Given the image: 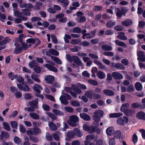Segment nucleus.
<instances>
[{"label": "nucleus", "mask_w": 145, "mask_h": 145, "mask_svg": "<svg viewBox=\"0 0 145 145\" xmlns=\"http://www.w3.org/2000/svg\"><path fill=\"white\" fill-rule=\"evenodd\" d=\"M52 112L56 115L59 116H63L64 115V113L63 112L56 109H53Z\"/></svg>", "instance_id": "5701e85b"}, {"label": "nucleus", "mask_w": 145, "mask_h": 145, "mask_svg": "<svg viewBox=\"0 0 145 145\" xmlns=\"http://www.w3.org/2000/svg\"><path fill=\"white\" fill-rule=\"evenodd\" d=\"M135 87L137 91H141L142 89V85L141 83L139 82H136L135 84Z\"/></svg>", "instance_id": "cd10ccee"}, {"label": "nucleus", "mask_w": 145, "mask_h": 145, "mask_svg": "<svg viewBox=\"0 0 145 145\" xmlns=\"http://www.w3.org/2000/svg\"><path fill=\"white\" fill-rule=\"evenodd\" d=\"M66 99L63 95H61L59 98L60 100L61 103L64 105H67L68 104V101Z\"/></svg>", "instance_id": "e433bc0d"}, {"label": "nucleus", "mask_w": 145, "mask_h": 145, "mask_svg": "<svg viewBox=\"0 0 145 145\" xmlns=\"http://www.w3.org/2000/svg\"><path fill=\"white\" fill-rule=\"evenodd\" d=\"M85 95L88 98H91L92 97V94L91 91H86L85 93Z\"/></svg>", "instance_id": "e2e57ef3"}, {"label": "nucleus", "mask_w": 145, "mask_h": 145, "mask_svg": "<svg viewBox=\"0 0 145 145\" xmlns=\"http://www.w3.org/2000/svg\"><path fill=\"white\" fill-rule=\"evenodd\" d=\"M29 116L32 119L35 120H38L39 118V115L35 112H31L29 114Z\"/></svg>", "instance_id": "f704fd0d"}, {"label": "nucleus", "mask_w": 145, "mask_h": 145, "mask_svg": "<svg viewBox=\"0 0 145 145\" xmlns=\"http://www.w3.org/2000/svg\"><path fill=\"white\" fill-rule=\"evenodd\" d=\"M127 89V92L130 93L133 92L135 90L134 87L132 85L129 86Z\"/></svg>", "instance_id": "603ef678"}, {"label": "nucleus", "mask_w": 145, "mask_h": 145, "mask_svg": "<svg viewBox=\"0 0 145 145\" xmlns=\"http://www.w3.org/2000/svg\"><path fill=\"white\" fill-rule=\"evenodd\" d=\"M66 57L67 59L70 62H72V56H71L69 54H67L66 55Z\"/></svg>", "instance_id": "338daca9"}, {"label": "nucleus", "mask_w": 145, "mask_h": 145, "mask_svg": "<svg viewBox=\"0 0 145 145\" xmlns=\"http://www.w3.org/2000/svg\"><path fill=\"white\" fill-rule=\"evenodd\" d=\"M14 15L16 17L20 18L22 16V11L21 12L18 11L16 9H13Z\"/></svg>", "instance_id": "7c9ffc66"}, {"label": "nucleus", "mask_w": 145, "mask_h": 145, "mask_svg": "<svg viewBox=\"0 0 145 145\" xmlns=\"http://www.w3.org/2000/svg\"><path fill=\"white\" fill-rule=\"evenodd\" d=\"M19 6L21 8H25L28 9H30L33 8V5L31 3H20Z\"/></svg>", "instance_id": "6e6552de"}, {"label": "nucleus", "mask_w": 145, "mask_h": 145, "mask_svg": "<svg viewBox=\"0 0 145 145\" xmlns=\"http://www.w3.org/2000/svg\"><path fill=\"white\" fill-rule=\"evenodd\" d=\"M46 114L53 120H55L57 119V116L54 114L50 112H46Z\"/></svg>", "instance_id": "4c0bfd02"}, {"label": "nucleus", "mask_w": 145, "mask_h": 145, "mask_svg": "<svg viewBox=\"0 0 145 145\" xmlns=\"http://www.w3.org/2000/svg\"><path fill=\"white\" fill-rule=\"evenodd\" d=\"M48 126L50 129L52 131H56L57 129L56 125L53 122H49Z\"/></svg>", "instance_id": "c9c22d12"}, {"label": "nucleus", "mask_w": 145, "mask_h": 145, "mask_svg": "<svg viewBox=\"0 0 145 145\" xmlns=\"http://www.w3.org/2000/svg\"><path fill=\"white\" fill-rule=\"evenodd\" d=\"M44 66L46 67L49 70L55 72H57V69L54 66L51 65L50 64H46Z\"/></svg>", "instance_id": "393cba45"}, {"label": "nucleus", "mask_w": 145, "mask_h": 145, "mask_svg": "<svg viewBox=\"0 0 145 145\" xmlns=\"http://www.w3.org/2000/svg\"><path fill=\"white\" fill-rule=\"evenodd\" d=\"M129 106V105L128 103H125L122 104L120 108L121 111L123 112L126 110V109L128 108Z\"/></svg>", "instance_id": "a878e982"}, {"label": "nucleus", "mask_w": 145, "mask_h": 145, "mask_svg": "<svg viewBox=\"0 0 145 145\" xmlns=\"http://www.w3.org/2000/svg\"><path fill=\"white\" fill-rule=\"evenodd\" d=\"M113 77L116 80H121L123 78V76L119 72H114L112 73Z\"/></svg>", "instance_id": "39448f33"}, {"label": "nucleus", "mask_w": 145, "mask_h": 145, "mask_svg": "<svg viewBox=\"0 0 145 145\" xmlns=\"http://www.w3.org/2000/svg\"><path fill=\"white\" fill-rule=\"evenodd\" d=\"M134 112V110L131 109H126L123 112L124 114L127 116L132 117Z\"/></svg>", "instance_id": "1a4fd4ad"}, {"label": "nucleus", "mask_w": 145, "mask_h": 145, "mask_svg": "<svg viewBox=\"0 0 145 145\" xmlns=\"http://www.w3.org/2000/svg\"><path fill=\"white\" fill-rule=\"evenodd\" d=\"M116 141L114 138H110L109 141V145H115Z\"/></svg>", "instance_id": "69168bd1"}, {"label": "nucleus", "mask_w": 145, "mask_h": 145, "mask_svg": "<svg viewBox=\"0 0 145 145\" xmlns=\"http://www.w3.org/2000/svg\"><path fill=\"white\" fill-rule=\"evenodd\" d=\"M46 55L48 56L51 55L57 56L59 55V52L57 50L54 49H50L46 52Z\"/></svg>", "instance_id": "423d86ee"}, {"label": "nucleus", "mask_w": 145, "mask_h": 145, "mask_svg": "<svg viewBox=\"0 0 145 145\" xmlns=\"http://www.w3.org/2000/svg\"><path fill=\"white\" fill-rule=\"evenodd\" d=\"M80 116L81 118L85 121H89L91 120L90 117L86 113H80Z\"/></svg>", "instance_id": "4468645a"}, {"label": "nucleus", "mask_w": 145, "mask_h": 145, "mask_svg": "<svg viewBox=\"0 0 145 145\" xmlns=\"http://www.w3.org/2000/svg\"><path fill=\"white\" fill-rule=\"evenodd\" d=\"M137 59L139 61L138 63H142L140 61L144 62L145 61V55L141 56L140 57H138Z\"/></svg>", "instance_id": "5fc2aeb1"}, {"label": "nucleus", "mask_w": 145, "mask_h": 145, "mask_svg": "<svg viewBox=\"0 0 145 145\" xmlns=\"http://www.w3.org/2000/svg\"><path fill=\"white\" fill-rule=\"evenodd\" d=\"M38 101L36 100H33L29 102L27 104V106H33L35 108H38V106L37 105L38 104Z\"/></svg>", "instance_id": "dca6fc26"}, {"label": "nucleus", "mask_w": 145, "mask_h": 145, "mask_svg": "<svg viewBox=\"0 0 145 145\" xmlns=\"http://www.w3.org/2000/svg\"><path fill=\"white\" fill-rule=\"evenodd\" d=\"M25 78L26 79L27 82L29 83L33 84L34 83L33 81L31 80L28 75H25Z\"/></svg>", "instance_id": "4d7b16f0"}, {"label": "nucleus", "mask_w": 145, "mask_h": 145, "mask_svg": "<svg viewBox=\"0 0 145 145\" xmlns=\"http://www.w3.org/2000/svg\"><path fill=\"white\" fill-rule=\"evenodd\" d=\"M73 131L75 134V136L76 135L78 137H80L82 136V133L80 129L77 128H74L73 129Z\"/></svg>", "instance_id": "2eb2a0df"}, {"label": "nucleus", "mask_w": 145, "mask_h": 145, "mask_svg": "<svg viewBox=\"0 0 145 145\" xmlns=\"http://www.w3.org/2000/svg\"><path fill=\"white\" fill-rule=\"evenodd\" d=\"M95 138V139L96 140L98 138V137L97 136L95 137L94 134H90L87 135L86 137V140L85 142V144L87 145L89 143L88 142V141L93 140Z\"/></svg>", "instance_id": "20e7f679"}, {"label": "nucleus", "mask_w": 145, "mask_h": 145, "mask_svg": "<svg viewBox=\"0 0 145 145\" xmlns=\"http://www.w3.org/2000/svg\"><path fill=\"white\" fill-rule=\"evenodd\" d=\"M123 14V16H126V13L128 11V9L126 7L121 8L120 9Z\"/></svg>", "instance_id": "0e129e2a"}, {"label": "nucleus", "mask_w": 145, "mask_h": 145, "mask_svg": "<svg viewBox=\"0 0 145 145\" xmlns=\"http://www.w3.org/2000/svg\"><path fill=\"white\" fill-rule=\"evenodd\" d=\"M72 88L74 91L76 92L77 94H80L81 93V91L77 88L76 85L72 84Z\"/></svg>", "instance_id": "72a5a7b5"}, {"label": "nucleus", "mask_w": 145, "mask_h": 145, "mask_svg": "<svg viewBox=\"0 0 145 145\" xmlns=\"http://www.w3.org/2000/svg\"><path fill=\"white\" fill-rule=\"evenodd\" d=\"M3 125L5 129L7 131H10V128L7 123L4 122H3Z\"/></svg>", "instance_id": "13d9d810"}, {"label": "nucleus", "mask_w": 145, "mask_h": 145, "mask_svg": "<svg viewBox=\"0 0 145 145\" xmlns=\"http://www.w3.org/2000/svg\"><path fill=\"white\" fill-rule=\"evenodd\" d=\"M72 61L76 63H81V61L80 59L76 56H72Z\"/></svg>", "instance_id": "b1692460"}, {"label": "nucleus", "mask_w": 145, "mask_h": 145, "mask_svg": "<svg viewBox=\"0 0 145 145\" xmlns=\"http://www.w3.org/2000/svg\"><path fill=\"white\" fill-rule=\"evenodd\" d=\"M123 115V114L122 113H115L110 114L109 116L110 118H116L121 116Z\"/></svg>", "instance_id": "412c9836"}, {"label": "nucleus", "mask_w": 145, "mask_h": 145, "mask_svg": "<svg viewBox=\"0 0 145 145\" xmlns=\"http://www.w3.org/2000/svg\"><path fill=\"white\" fill-rule=\"evenodd\" d=\"M81 49V48L80 46H75L73 48H70V50L71 51L73 52H77L80 50Z\"/></svg>", "instance_id": "8fccbe9b"}, {"label": "nucleus", "mask_w": 145, "mask_h": 145, "mask_svg": "<svg viewBox=\"0 0 145 145\" xmlns=\"http://www.w3.org/2000/svg\"><path fill=\"white\" fill-rule=\"evenodd\" d=\"M102 49L105 51H110L112 50V47L111 46L107 45H104L101 46Z\"/></svg>", "instance_id": "58836bf2"}, {"label": "nucleus", "mask_w": 145, "mask_h": 145, "mask_svg": "<svg viewBox=\"0 0 145 145\" xmlns=\"http://www.w3.org/2000/svg\"><path fill=\"white\" fill-rule=\"evenodd\" d=\"M10 124L12 127L13 129H16L18 125V123L17 122L15 121H11Z\"/></svg>", "instance_id": "bf43d9fd"}, {"label": "nucleus", "mask_w": 145, "mask_h": 145, "mask_svg": "<svg viewBox=\"0 0 145 145\" xmlns=\"http://www.w3.org/2000/svg\"><path fill=\"white\" fill-rule=\"evenodd\" d=\"M115 25V22L113 20H111L108 21L106 24L107 27H111Z\"/></svg>", "instance_id": "473e14b6"}, {"label": "nucleus", "mask_w": 145, "mask_h": 145, "mask_svg": "<svg viewBox=\"0 0 145 145\" xmlns=\"http://www.w3.org/2000/svg\"><path fill=\"white\" fill-rule=\"evenodd\" d=\"M71 105L74 106H78L80 105V103L76 100H72L70 102Z\"/></svg>", "instance_id": "c03bdc74"}, {"label": "nucleus", "mask_w": 145, "mask_h": 145, "mask_svg": "<svg viewBox=\"0 0 145 145\" xmlns=\"http://www.w3.org/2000/svg\"><path fill=\"white\" fill-rule=\"evenodd\" d=\"M35 64H29V67L33 68L35 71L37 73H39L40 71V69L37 65H35Z\"/></svg>", "instance_id": "a211bd4d"}, {"label": "nucleus", "mask_w": 145, "mask_h": 145, "mask_svg": "<svg viewBox=\"0 0 145 145\" xmlns=\"http://www.w3.org/2000/svg\"><path fill=\"white\" fill-rule=\"evenodd\" d=\"M132 142L135 144L138 142V137L137 135L135 133H134L132 137Z\"/></svg>", "instance_id": "de8ad7c7"}, {"label": "nucleus", "mask_w": 145, "mask_h": 145, "mask_svg": "<svg viewBox=\"0 0 145 145\" xmlns=\"http://www.w3.org/2000/svg\"><path fill=\"white\" fill-rule=\"evenodd\" d=\"M33 90L38 93H40V91L42 90V88L40 85L37 84H34L33 87Z\"/></svg>", "instance_id": "f8f14e48"}, {"label": "nucleus", "mask_w": 145, "mask_h": 145, "mask_svg": "<svg viewBox=\"0 0 145 145\" xmlns=\"http://www.w3.org/2000/svg\"><path fill=\"white\" fill-rule=\"evenodd\" d=\"M93 119L94 120L93 124L95 126H99V121L100 120V110H98L94 113Z\"/></svg>", "instance_id": "f03ea898"}, {"label": "nucleus", "mask_w": 145, "mask_h": 145, "mask_svg": "<svg viewBox=\"0 0 145 145\" xmlns=\"http://www.w3.org/2000/svg\"><path fill=\"white\" fill-rule=\"evenodd\" d=\"M72 7L70 8V10H73L76 9V8L80 6V4L78 2H74L72 3Z\"/></svg>", "instance_id": "c756f323"}, {"label": "nucleus", "mask_w": 145, "mask_h": 145, "mask_svg": "<svg viewBox=\"0 0 145 145\" xmlns=\"http://www.w3.org/2000/svg\"><path fill=\"white\" fill-rule=\"evenodd\" d=\"M31 77L33 80L37 83H40L41 82L40 79L35 75L34 74H32Z\"/></svg>", "instance_id": "a18cd8bd"}, {"label": "nucleus", "mask_w": 145, "mask_h": 145, "mask_svg": "<svg viewBox=\"0 0 145 145\" xmlns=\"http://www.w3.org/2000/svg\"><path fill=\"white\" fill-rule=\"evenodd\" d=\"M103 92L104 94L107 96H112L114 94V91L109 89H104Z\"/></svg>", "instance_id": "6ab92c4d"}, {"label": "nucleus", "mask_w": 145, "mask_h": 145, "mask_svg": "<svg viewBox=\"0 0 145 145\" xmlns=\"http://www.w3.org/2000/svg\"><path fill=\"white\" fill-rule=\"evenodd\" d=\"M16 48H15L14 52L16 54H18L22 50V47H20V45L17 42H16L15 44Z\"/></svg>", "instance_id": "f3484780"}, {"label": "nucleus", "mask_w": 145, "mask_h": 145, "mask_svg": "<svg viewBox=\"0 0 145 145\" xmlns=\"http://www.w3.org/2000/svg\"><path fill=\"white\" fill-rule=\"evenodd\" d=\"M95 126V127L93 126H90L89 127V130L88 131L89 133H92L96 131L97 127L98 126Z\"/></svg>", "instance_id": "79ce46f5"}, {"label": "nucleus", "mask_w": 145, "mask_h": 145, "mask_svg": "<svg viewBox=\"0 0 145 145\" xmlns=\"http://www.w3.org/2000/svg\"><path fill=\"white\" fill-rule=\"evenodd\" d=\"M45 80L47 83L51 84L54 80V77L51 75H48L46 77Z\"/></svg>", "instance_id": "aec40b11"}, {"label": "nucleus", "mask_w": 145, "mask_h": 145, "mask_svg": "<svg viewBox=\"0 0 145 145\" xmlns=\"http://www.w3.org/2000/svg\"><path fill=\"white\" fill-rule=\"evenodd\" d=\"M115 43L116 44L120 46L123 47L124 48L127 47L126 44L124 42L120 41L118 40H115Z\"/></svg>", "instance_id": "bb28decb"}, {"label": "nucleus", "mask_w": 145, "mask_h": 145, "mask_svg": "<svg viewBox=\"0 0 145 145\" xmlns=\"http://www.w3.org/2000/svg\"><path fill=\"white\" fill-rule=\"evenodd\" d=\"M94 33L93 32H91L90 33L86 34V35H83L82 38L83 39H90L92 38L94 35Z\"/></svg>", "instance_id": "2f4dec72"}, {"label": "nucleus", "mask_w": 145, "mask_h": 145, "mask_svg": "<svg viewBox=\"0 0 145 145\" xmlns=\"http://www.w3.org/2000/svg\"><path fill=\"white\" fill-rule=\"evenodd\" d=\"M9 137L8 133L6 132L2 131L0 135V139L3 140V138H7Z\"/></svg>", "instance_id": "37998d69"}, {"label": "nucleus", "mask_w": 145, "mask_h": 145, "mask_svg": "<svg viewBox=\"0 0 145 145\" xmlns=\"http://www.w3.org/2000/svg\"><path fill=\"white\" fill-rule=\"evenodd\" d=\"M67 136L68 137L70 138H72L75 136V134L73 131H68L66 134Z\"/></svg>", "instance_id": "ea45409f"}, {"label": "nucleus", "mask_w": 145, "mask_h": 145, "mask_svg": "<svg viewBox=\"0 0 145 145\" xmlns=\"http://www.w3.org/2000/svg\"><path fill=\"white\" fill-rule=\"evenodd\" d=\"M136 117L140 120H145V113L143 111H139L137 114Z\"/></svg>", "instance_id": "9b49d317"}, {"label": "nucleus", "mask_w": 145, "mask_h": 145, "mask_svg": "<svg viewBox=\"0 0 145 145\" xmlns=\"http://www.w3.org/2000/svg\"><path fill=\"white\" fill-rule=\"evenodd\" d=\"M124 121L123 118L121 117L117 120V123L120 125H124Z\"/></svg>", "instance_id": "774afa93"}, {"label": "nucleus", "mask_w": 145, "mask_h": 145, "mask_svg": "<svg viewBox=\"0 0 145 145\" xmlns=\"http://www.w3.org/2000/svg\"><path fill=\"white\" fill-rule=\"evenodd\" d=\"M114 128L113 127H108L106 130V134L109 136L113 135L114 132Z\"/></svg>", "instance_id": "ddd939ff"}, {"label": "nucleus", "mask_w": 145, "mask_h": 145, "mask_svg": "<svg viewBox=\"0 0 145 145\" xmlns=\"http://www.w3.org/2000/svg\"><path fill=\"white\" fill-rule=\"evenodd\" d=\"M60 133L59 131H56L53 134V138L56 140H59V135H60Z\"/></svg>", "instance_id": "09e8293b"}, {"label": "nucleus", "mask_w": 145, "mask_h": 145, "mask_svg": "<svg viewBox=\"0 0 145 145\" xmlns=\"http://www.w3.org/2000/svg\"><path fill=\"white\" fill-rule=\"evenodd\" d=\"M79 121L78 117L76 115H72L69 117L67 121L68 124L70 126L74 127H76Z\"/></svg>", "instance_id": "f257e3e1"}, {"label": "nucleus", "mask_w": 145, "mask_h": 145, "mask_svg": "<svg viewBox=\"0 0 145 145\" xmlns=\"http://www.w3.org/2000/svg\"><path fill=\"white\" fill-rule=\"evenodd\" d=\"M35 108L33 106H31L29 107L25 108H24V110H26L29 112H33L35 110Z\"/></svg>", "instance_id": "680f3d73"}, {"label": "nucleus", "mask_w": 145, "mask_h": 145, "mask_svg": "<svg viewBox=\"0 0 145 145\" xmlns=\"http://www.w3.org/2000/svg\"><path fill=\"white\" fill-rule=\"evenodd\" d=\"M17 86L20 89L24 91H28L30 89L29 87L25 82L22 83V85L18 84Z\"/></svg>", "instance_id": "7ed1b4c3"}, {"label": "nucleus", "mask_w": 145, "mask_h": 145, "mask_svg": "<svg viewBox=\"0 0 145 145\" xmlns=\"http://www.w3.org/2000/svg\"><path fill=\"white\" fill-rule=\"evenodd\" d=\"M3 38V36H0V50H2L5 48L6 46L5 45L8 42L7 39H5L2 41H1Z\"/></svg>", "instance_id": "0eeeda50"}, {"label": "nucleus", "mask_w": 145, "mask_h": 145, "mask_svg": "<svg viewBox=\"0 0 145 145\" xmlns=\"http://www.w3.org/2000/svg\"><path fill=\"white\" fill-rule=\"evenodd\" d=\"M64 109L68 113H73L74 111L73 108L70 107H65Z\"/></svg>", "instance_id": "3c124183"}, {"label": "nucleus", "mask_w": 145, "mask_h": 145, "mask_svg": "<svg viewBox=\"0 0 145 145\" xmlns=\"http://www.w3.org/2000/svg\"><path fill=\"white\" fill-rule=\"evenodd\" d=\"M114 66L116 68L121 70H123L125 69V67L122 64H115Z\"/></svg>", "instance_id": "6e6d98bb"}, {"label": "nucleus", "mask_w": 145, "mask_h": 145, "mask_svg": "<svg viewBox=\"0 0 145 145\" xmlns=\"http://www.w3.org/2000/svg\"><path fill=\"white\" fill-rule=\"evenodd\" d=\"M22 46V50H25L28 48L29 47H30L31 45V44H28L27 43H25L24 42H22L21 43Z\"/></svg>", "instance_id": "a19ab883"}, {"label": "nucleus", "mask_w": 145, "mask_h": 145, "mask_svg": "<svg viewBox=\"0 0 145 145\" xmlns=\"http://www.w3.org/2000/svg\"><path fill=\"white\" fill-rule=\"evenodd\" d=\"M51 58L52 60L55 62L57 63H61V61L58 58L53 56L51 57Z\"/></svg>", "instance_id": "49530a36"}, {"label": "nucleus", "mask_w": 145, "mask_h": 145, "mask_svg": "<svg viewBox=\"0 0 145 145\" xmlns=\"http://www.w3.org/2000/svg\"><path fill=\"white\" fill-rule=\"evenodd\" d=\"M124 26H128L131 25L132 24V22L130 19H127L121 23Z\"/></svg>", "instance_id": "4be33fe9"}, {"label": "nucleus", "mask_w": 145, "mask_h": 145, "mask_svg": "<svg viewBox=\"0 0 145 145\" xmlns=\"http://www.w3.org/2000/svg\"><path fill=\"white\" fill-rule=\"evenodd\" d=\"M14 142L17 144H19L21 142L20 139L18 137H15L14 139Z\"/></svg>", "instance_id": "052dcab7"}, {"label": "nucleus", "mask_w": 145, "mask_h": 145, "mask_svg": "<svg viewBox=\"0 0 145 145\" xmlns=\"http://www.w3.org/2000/svg\"><path fill=\"white\" fill-rule=\"evenodd\" d=\"M71 31L73 33H80L81 32V31L80 28L78 27H76L73 28L71 30Z\"/></svg>", "instance_id": "864d4df0"}, {"label": "nucleus", "mask_w": 145, "mask_h": 145, "mask_svg": "<svg viewBox=\"0 0 145 145\" xmlns=\"http://www.w3.org/2000/svg\"><path fill=\"white\" fill-rule=\"evenodd\" d=\"M116 9L118 10L116 13L117 18L118 19H120L122 17V16L123 15V13L120 8H117Z\"/></svg>", "instance_id": "c85d7f7f"}, {"label": "nucleus", "mask_w": 145, "mask_h": 145, "mask_svg": "<svg viewBox=\"0 0 145 145\" xmlns=\"http://www.w3.org/2000/svg\"><path fill=\"white\" fill-rule=\"evenodd\" d=\"M121 132L120 130H117L115 132L114 134V137L116 138L120 139V141L121 142L120 140H123L124 138V137L123 136L121 135Z\"/></svg>", "instance_id": "9d476101"}]
</instances>
